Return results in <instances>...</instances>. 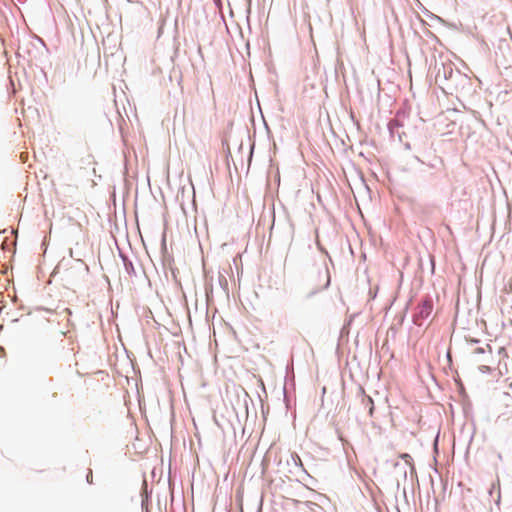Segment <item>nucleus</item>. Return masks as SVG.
I'll list each match as a JSON object with an SVG mask.
<instances>
[{
  "mask_svg": "<svg viewBox=\"0 0 512 512\" xmlns=\"http://www.w3.org/2000/svg\"><path fill=\"white\" fill-rule=\"evenodd\" d=\"M323 279L325 280V282L317 289L315 287V281L311 280L309 283H307L305 289V295L307 298L314 296L316 293L324 290L329 285V277L327 274L323 277Z\"/></svg>",
  "mask_w": 512,
  "mask_h": 512,
  "instance_id": "f257e3e1",
  "label": "nucleus"
},
{
  "mask_svg": "<svg viewBox=\"0 0 512 512\" xmlns=\"http://www.w3.org/2000/svg\"><path fill=\"white\" fill-rule=\"evenodd\" d=\"M400 458L413 469V459L409 454L403 453L400 455Z\"/></svg>",
  "mask_w": 512,
  "mask_h": 512,
  "instance_id": "f03ea898",
  "label": "nucleus"
},
{
  "mask_svg": "<svg viewBox=\"0 0 512 512\" xmlns=\"http://www.w3.org/2000/svg\"><path fill=\"white\" fill-rule=\"evenodd\" d=\"M367 400H368V402L370 404L369 414H370V416H372L373 412H374V401H373V399L370 396H368Z\"/></svg>",
  "mask_w": 512,
  "mask_h": 512,
  "instance_id": "7ed1b4c3",
  "label": "nucleus"
},
{
  "mask_svg": "<svg viewBox=\"0 0 512 512\" xmlns=\"http://www.w3.org/2000/svg\"><path fill=\"white\" fill-rule=\"evenodd\" d=\"M479 370L482 372V373H487V372H490V367L489 366H486V365H482L479 367Z\"/></svg>",
  "mask_w": 512,
  "mask_h": 512,
  "instance_id": "20e7f679",
  "label": "nucleus"
},
{
  "mask_svg": "<svg viewBox=\"0 0 512 512\" xmlns=\"http://www.w3.org/2000/svg\"><path fill=\"white\" fill-rule=\"evenodd\" d=\"M502 402H503L505 405H507V406L509 405V403H508V402H509V394H508V393L504 394V396H503V398H502Z\"/></svg>",
  "mask_w": 512,
  "mask_h": 512,
  "instance_id": "39448f33",
  "label": "nucleus"
},
{
  "mask_svg": "<svg viewBox=\"0 0 512 512\" xmlns=\"http://www.w3.org/2000/svg\"><path fill=\"white\" fill-rule=\"evenodd\" d=\"M87 481H88L89 483H92V471H91V470L89 471V474H88V476H87Z\"/></svg>",
  "mask_w": 512,
  "mask_h": 512,
  "instance_id": "423d86ee",
  "label": "nucleus"
}]
</instances>
